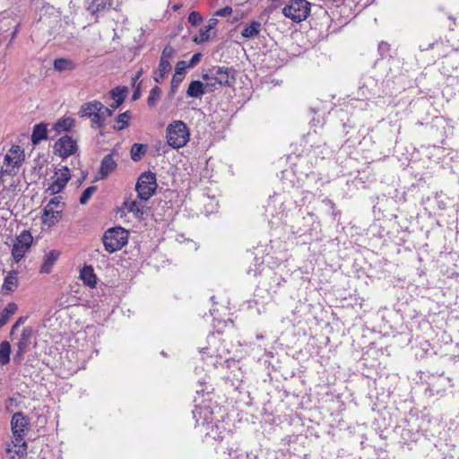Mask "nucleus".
<instances>
[{
	"label": "nucleus",
	"mask_w": 459,
	"mask_h": 459,
	"mask_svg": "<svg viewBox=\"0 0 459 459\" xmlns=\"http://www.w3.org/2000/svg\"><path fill=\"white\" fill-rule=\"evenodd\" d=\"M166 138L170 147L179 149L188 143L190 132L186 123L181 120H175L168 125Z\"/></svg>",
	"instance_id": "obj_1"
},
{
	"label": "nucleus",
	"mask_w": 459,
	"mask_h": 459,
	"mask_svg": "<svg viewBox=\"0 0 459 459\" xmlns=\"http://www.w3.org/2000/svg\"><path fill=\"white\" fill-rule=\"evenodd\" d=\"M105 250L114 253L127 244L128 231L122 227H115L105 231L102 238Z\"/></svg>",
	"instance_id": "obj_2"
},
{
	"label": "nucleus",
	"mask_w": 459,
	"mask_h": 459,
	"mask_svg": "<svg viewBox=\"0 0 459 459\" xmlns=\"http://www.w3.org/2000/svg\"><path fill=\"white\" fill-rule=\"evenodd\" d=\"M311 11V4L307 0H290L282 9V14L294 22L305 21Z\"/></svg>",
	"instance_id": "obj_3"
},
{
	"label": "nucleus",
	"mask_w": 459,
	"mask_h": 459,
	"mask_svg": "<svg viewBox=\"0 0 459 459\" xmlns=\"http://www.w3.org/2000/svg\"><path fill=\"white\" fill-rule=\"evenodd\" d=\"M202 78L204 81H215L220 86H230L235 81V70L232 67L212 66Z\"/></svg>",
	"instance_id": "obj_4"
},
{
	"label": "nucleus",
	"mask_w": 459,
	"mask_h": 459,
	"mask_svg": "<svg viewBox=\"0 0 459 459\" xmlns=\"http://www.w3.org/2000/svg\"><path fill=\"white\" fill-rule=\"evenodd\" d=\"M156 188L157 182L155 173L147 171L141 174L135 186V190L141 201L150 199L154 195Z\"/></svg>",
	"instance_id": "obj_5"
},
{
	"label": "nucleus",
	"mask_w": 459,
	"mask_h": 459,
	"mask_svg": "<svg viewBox=\"0 0 459 459\" xmlns=\"http://www.w3.org/2000/svg\"><path fill=\"white\" fill-rule=\"evenodd\" d=\"M176 54L175 48L167 45L160 55V63L158 68L153 73V80L157 83H161L165 77L170 73L172 65L170 61L173 59Z\"/></svg>",
	"instance_id": "obj_6"
},
{
	"label": "nucleus",
	"mask_w": 459,
	"mask_h": 459,
	"mask_svg": "<svg viewBox=\"0 0 459 459\" xmlns=\"http://www.w3.org/2000/svg\"><path fill=\"white\" fill-rule=\"evenodd\" d=\"M11 429L13 438H16L18 442L24 439L30 429V419L22 411L15 412L12 416Z\"/></svg>",
	"instance_id": "obj_7"
},
{
	"label": "nucleus",
	"mask_w": 459,
	"mask_h": 459,
	"mask_svg": "<svg viewBox=\"0 0 459 459\" xmlns=\"http://www.w3.org/2000/svg\"><path fill=\"white\" fill-rule=\"evenodd\" d=\"M33 238L28 230H23L16 238L12 249V255L16 263L20 262L24 257L25 253L30 247Z\"/></svg>",
	"instance_id": "obj_8"
},
{
	"label": "nucleus",
	"mask_w": 459,
	"mask_h": 459,
	"mask_svg": "<svg viewBox=\"0 0 459 459\" xmlns=\"http://www.w3.org/2000/svg\"><path fill=\"white\" fill-rule=\"evenodd\" d=\"M71 178L70 170L66 166H64L55 171L54 176L51 178L52 183L48 186L47 191L50 195L60 193Z\"/></svg>",
	"instance_id": "obj_9"
},
{
	"label": "nucleus",
	"mask_w": 459,
	"mask_h": 459,
	"mask_svg": "<svg viewBox=\"0 0 459 459\" xmlns=\"http://www.w3.org/2000/svg\"><path fill=\"white\" fill-rule=\"evenodd\" d=\"M54 150L55 153L65 159L75 153L77 143L71 136L65 135L55 143Z\"/></svg>",
	"instance_id": "obj_10"
},
{
	"label": "nucleus",
	"mask_w": 459,
	"mask_h": 459,
	"mask_svg": "<svg viewBox=\"0 0 459 459\" xmlns=\"http://www.w3.org/2000/svg\"><path fill=\"white\" fill-rule=\"evenodd\" d=\"M23 160L22 151L19 146L12 147L5 154L4 159V167L5 172L12 174L14 169L20 167Z\"/></svg>",
	"instance_id": "obj_11"
},
{
	"label": "nucleus",
	"mask_w": 459,
	"mask_h": 459,
	"mask_svg": "<svg viewBox=\"0 0 459 459\" xmlns=\"http://www.w3.org/2000/svg\"><path fill=\"white\" fill-rule=\"evenodd\" d=\"M33 335V329L31 327H24L22 331V334L17 342V351L13 356V360L21 362L23 355L27 352Z\"/></svg>",
	"instance_id": "obj_12"
},
{
	"label": "nucleus",
	"mask_w": 459,
	"mask_h": 459,
	"mask_svg": "<svg viewBox=\"0 0 459 459\" xmlns=\"http://www.w3.org/2000/svg\"><path fill=\"white\" fill-rule=\"evenodd\" d=\"M28 446L24 439L18 442L16 438H13L10 443L6 445V454L9 455V459H24L27 455Z\"/></svg>",
	"instance_id": "obj_13"
},
{
	"label": "nucleus",
	"mask_w": 459,
	"mask_h": 459,
	"mask_svg": "<svg viewBox=\"0 0 459 459\" xmlns=\"http://www.w3.org/2000/svg\"><path fill=\"white\" fill-rule=\"evenodd\" d=\"M62 217V210L54 207V202H48L45 206L42 222L48 227L56 225Z\"/></svg>",
	"instance_id": "obj_14"
},
{
	"label": "nucleus",
	"mask_w": 459,
	"mask_h": 459,
	"mask_svg": "<svg viewBox=\"0 0 459 459\" xmlns=\"http://www.w3.org/2000/svg\"><path fill=\"white\" fill-rule=\"evenodd\" d=\"M123 205L128 212H132L137 219H143V216L147 214L148 208L142 202L126 200Z\"/></svg>",
	"instance_id": "obj_15"
},
{
	"label": "nucleus",
	"mask_w": 459,
	"mask_h": 459,
	"mask_svg": "<svg viewBox=\"0 0 459 459\" xmlns=\"http://www.w3.org/2000/svg\"><path fill=\"white\" fill-rule=\"evenodd\" d=\"M193 415L197 424L208 425L212 422V412L208 407L196 406Z\"/></svg>",
	"instance_id": "obj_16"
},
{
	"label": "nucleus",
	"mask_w": 459,
	"mask_h": 459,
	"mask_svg": "<svg viewBox=\"0 0 459 459\" xmlns=\"http://www.w3.org/2000/svg\"><path fill=\"white\" fill-rule=\"evenodd\" d=\"M117 164L114 160L112 154H108L104 156V158L101 160L100 168V178L104 179L106 178L111 172H113Z\"/></svg>",
	"instance_id": "obj_17"
},
{
	"label": "nucleus",
	"mask_w": 459,
	"mask_h": 459,
	"mask_svg": "<svg viewBox=\"0 0 459 459\" xmlns=\"http://www.w3.org/2000/svg\"><path fill=\"white\" fill-rule=\"evenodd\" d=\"M112 4V0H92L87 6L91 14L108 11Z\"/></svg>",
	"instance_id": "obj_18"
},
{
	"label": "nucleus",
	"mask_w": 459,
	"mask_h": 459,
	"mask_svg": "<svg viewBox=\"0 0 459 459\" xmlns=\"http://www.w3.org/2000/svg\"><path fill=\"white\" fill-rule=\"evenodd\" d=\"M100 108H102V103L98 100L84 103L80 109L81 117H92L96 112H100Z\"/></svg>",
	"instance_id": "obj_19"
},
{
	"label": "nucleus",
	"mask_w": 459,
	"mask_h": 459,
	"mask_svg": "<svg viewBox=\"0 0 459 459\" xmlns=\"http://www.w3.org/2000/svg\"><path fill=\"white\" fill-rule=\"evenodd\" d=\"M80 278L83 283L90 288H93L96 285V275L91 266L85 265L80 272Z\"/></svg>",
	"instance_id": "obj_20"
},
{
	"label": "nucleus",
	"mask_w": 459,
	"mask_h": 459,
	"mask_svg": "<svg viewBox=\"0 0 459 459\" xmlns=\"http://www.w3.org/2000/svg\"><path fill=\"white\" fill-rule=\"evenodd\" d=\"M127 94V89L126 87H116L110 91L111 98L114 100V103L110 104L113 109L117 108L126 100Z\"/></svg>",
	"instance_id": "obj_21"
},
{
	"label": "nucleus",
	"mask_w": 459,
	"mask_h": 459,
	"mask_svg": "<svg viewBox=\"0 0 459 459\" xmlns=\"http://www.w3.org/2000/svg\"><path fill=\"white\" fill-rule=\"evenodd\" d=\"M74 126V119L71 117H62L52 126L49 133L54 130L56 134L68 132Z\"/></svg>",
	"instance_id": "obj_22"
},
{
	"label": "nucleus",
	"mask_w": 459,
	"mask_h": 459,
	"mask_svg": "<svg viewBox=\"0 0 459 459\" xmlns=\"http://www.w3.org/2000/svg\"><path fill=\"white\" fill-rule=\"evenodd\" d=\"M58 256L59 252L56 250H51L47 253L44 256V262L41 265L40 272L44 273H49Z\"/></svg>",
	"instance_id": "obj_23"
},
{
	"label": "nucleus",
	"mask_w": 459,
	"mask_h": 459,
	"mask_svg": "<svg viewBox=\"0 0 459 459\" xmlns=\"http://www.w3.org/2000/svg\"><path fill=\"white\" fill-rule=\"evenodd\" d=\"M48 128L47 125L40 123L34 126L32 134H31V142L33 144L39 143L42 140L47 139L48 137Z\"/></svg>",
	"instance_id": "obj_24"
},
{
	"label": "nucleus",
	"mask_w": 459,
	"mask_h": 459,
	"mask_svg": "<svg viewBox=\"0 0 459 459\" xmlns=\"http://www.w3.org/2000/svg\"><path fill=\"white\" fill-rule=\"evenodd\" d=\"M261 30V23L257 21H252L249 24H246L241 31V35L247 39L255 38Z\"/></svg>",
	"instance_id": "obj_25"
},
{
	"label": "nucleus",
	"mask_w": 459,
	"mask_h": 459,
	"mask_svg": "<svg viewBox=\"0 0 459 459\" xmlns=\"http://www.w3.org/2000/svg\"><path fill=\"white\" fill-rule=\"evenodd\" d=\"M53 67L56 71L65 72V71L74 70L76 67V65L71 59L56 58L54 60Z\"/></svg>",
	"instance_id": "obj_26"
},
{
	"label": "nucleus",
	"mask_w": 459,
	"mask_h": 459,
	"mask_svg": "<svg viewBox=\"0 0 459 459\" xmlns=\"http://www.w3.org/2000/svg\"><path fill=\"white\" fill-rule=\"evenodd\" d=\"M204 92V85L200 81H192L186 91L187 96L191 98H201Z\"/></svg>",
	"instance_id": "obj_27"
},
{
	"label": "nucleus",
	"mask_w": 459,
	"mask_h": 459,
	"mask_svg": "<svg viewBox=\"0 0 459 459\" xmlns=\"http://www.w3.org/2000/svg\"><path fill=\"white\" fill-rule=\"evenodd\" d=\"M17 305L13 302H10L6 307L0 312V328L6 325L9 318L17 311Z\"/></svg>",
	"instance_id": "obj_28"
},
{
	"label": "nucleus",
	"mask_w": 459,
	"mask_h": 459,
	"mask_svg": "<svg viewBox=\"0 0 459 459\" xmlns=\"http://www.w3.org/2000/svg\"><path fill=\"white\" fill-rule=\"evenodd\" d=\"M11 345L7 341L0 343V365H7L10 361Z\"/></svg>",
	"instance_id": "obj_29"
},
{
	"label": "nucleus",
	"mask_w": 459,
	"mask_h": 459,
	"mask_svg": "<svg viewBox=\"0 0 459 459\" xmlns=\"http://www.w3.org/2000/svg\"><path fill=\"white\" fill-rule=\"evenodd\" d=\"M146 152V147L143 144L141 143H134L131 148V159L134 161H139L144 153Z\"/></svg>",
	"instance_id": "obj_30"
},
{
	"label": "nucleus",
	"mask_w": 459,
	"mask_h": 459,
	"mask_svg": "<svg viewBox=\"0 0 459 459\" xmlns=\"http://www.w3.org/2000/svg\"><path fill=\"white\" fill-rule=\"evenodd\" d=\"M17 276L16 273L13 272L10 273L4 279V284H3V290L13 291V287L17 285Z\"/></svg>",
	"instance_id": "obj_31"
},
{
	"label": "nucleus",
	"mask_w": 459,
	"mask_h": 459,
	"mask_svg": "<svg viewBox=\"0 0 459 459\" xmlns=\"http://www.w3.org/2000/svg\"><path fill=\"white\" fill-rule=\"evenodd\" d=\"M161 91L158 86H154L148 96L147 104L150 108L154 107L160 98Z\"/></svg>",
	"instance_id": "obj_32"
},
{
	"label": "nucleus",
	"mask_w": 459,
	"mask_h": 459,
	"mask_svg": "<svg viewBox=\"0 0 459 459\" xmlns=\"http://www.w3.org/2000/svg\"><path fill=\"white\" fill-rule=\"evenodd\" d=\"M457 60H458V56H456L455 52L451 53L446 56L445 61L443 62V64H444L443 68L446 70V73L450 72L449 66H451L452 70L456 68V66L455 65L454 63H456Z\"/></svg>",
	"instance_id": "obj_33"
},
{
	"label": "nucleus",
	"mask_w": 459,
	"mask_h": 459,
	"mask_svg": "<svg viewBox=\"0 0 459 459\" xmlns=\"http://www.w3.org/2000/svg\"><path fill=\"white\" fill-rule=\"evenodd\" d=\"M91 127L92 128H101L104 126L105 119L101 111L96 112L92 117H91Z\"/></svg>",
	"instance_id": "obj_34"
},
{
	"label": "nucleus",
	"mask_w": 459,
	"mask_h": 459,
	"mask_svg": "<svg viewBox=\"0 0 459 459\" xmlns=\"http://www.w3.org/2000/svg\"><path fill=\"white\" fill-rule=\"evenodd\" d=\"M217 24H218V20L215 19V18H211L208 21L207 24L205 25V30L204 31H201V39L202 40L208 39V38H209V35H208L209 30L214 29Z\"/></svg>",
	"instance_id": "obj_35"
},
{
	"label": "nucleus",
	"mask_w": 459,
	"mask_h": 459,
	"mask_svg": "<svg viewBox=\"0 0 459 459\" xmlns=\"http://www.w3.org/2000/svg\"><path fill=\"white\" fill-rule=\"evenodd\" d=\"M185 76L183 75H179V74H174L173 77H172V80H171V85H170V94L171 95H174L179 85L181 84L183 79H184Z\"/></svg>",
	"instance_id": "obj_36"
},
{
	"label": "nucleus",
	"mask_w": 459,
	"mask_h": 459,
	"mask_svg": "<svg viewBox=\"0 0 459 459\" xmlns=\"http://www.w3.org/2000/svg\"><path fill=\"white\" fill-rule=\"evenodd\" d=\"M97 187L92 186L87 187L82 194L80 197V203L82 204H85L91 197V195L96 192Z\"/></svg>",
	"instance_id": "obj_37"
},
{
	"label": "nucleus",
	"mask_w": 459,
	"mask_h": 459,
	"mask_svg": "<svg viewBox=\"0 0 459 459\" xmlns=\"http://www.w3.org/2000/svg\"><path fill=\"white\" fill-rule=\"evenodd\" d=\"M129 119H130V116H129V113H128L127 111H126V112H124V113L119 114V115L117 117L116 120H117V123H120V124H121V126H118L117 129V130H122V129H124L125 127H126V126H127V125H128V121H129Z\"/></svg>",
	"instance_id": "obj_38"
},
{
	"label": "nucleus",
	"mask_w": 459,
	"mask_h": 459,
	"mask_svg": "<svg viewBox=\"0 0 459 459\" xmlns=\"http://www.w3.org/2000/svg\"><path fill=\"white\" fill-rule=\"evenodd\" d=\"M186 68L189 67L186 61H178L176 65L175 74L185 76Z\"/></svg>",
	"instance_id": "obj_39"
},
{
	"label": "nucleus",
	"mask_w": 459,
	"mask_h": 459,
	"mask_svg": "<svg viewBox=\"0 0 459 459\" xmlns=\"http://www.w3.org/2000/svg\"><path fill=\"white\" fill-rule=\"evenodd\" d=\"M202 21V16L200 15L199 13L197 12H192L190 13V14L188 15V22L195 26L197 24H199Z\"/></svg>",
	"instance_id": "obj_40"
},
{
	"label": "nucleus",
	"mask_w": 459,
	"mask_h": 459,
	"mask_svg": "<svg viewBox=\"0 0 459 459\" xmlns=\"http://www.w3.org/2000/svg\"><path fill=\"white\" fill-rule=\"evenodd\" d=\"M201 58H202L201 53L194 54L193 56L191 57L190 61L187 64L188 67L189 68L195 67L200 62Z\"/></svg>",
	"instance_id": "obj_41"
},
{
	"label": "nucleus",
	"mask_w": 459,
	"mask_h": 459,
	"mask_svg": "<svg viewBox=\"0 0 459 459\" xmlns=\"http://www.w3.org/2000/svg\"><path fill=\"white\" fill-rule=\"evenodd\" d=\"M113 108L111 107L108 108L105 107L102 104V108H100V111H101V114L103 115L104 119L106 120L108 117H110L113 116Z\"/></svg>",
	"instance_id": "obj_42"
},
{
	"label": "nucleus",
	"mask_w": 459,
	"mask_h": 459,
	"mask_svg": "<svg viewBox=\"0 0 459 459\" xmlns=\"http://www.w3.org/2000/svg\"><path fill=\"white\" fill-rule=\"evenodd\" d=\"M205 82H206L205 84H204V91L212 92L217 89L216 85H218V83L215 81H205Z\"/></svg>",
	"instance_id": "obj_43"
},
{
	"label": "nucleus",
	"mask_w": 459,
	"mask_h": 459,
	"mask_svg": "<svg viewBox=\"0 0 459 459\" xmlns=\"http://www.w3.org/2000/svg\"><path fill=\"white\" fill-rule=\"evenodd\" d=\"M27 320V317L26 316H21L17 319V321L13 324V325L12 326V329H11V334H13L14 333V331L22 324H24V322Z\"/></svg>",
	"instance_id": "obj_44"
},
{
	"label": "nucleus",
	"mask_w": 459,
	"mask_h": 459,
	"mask_svg": "<svg viewBox=\"0 0 459 459\" xmlns=\"http://www.w3.org/2000/svg\"><path fill=\"white\" fill-rule=\"evenodd\" d=\"M232 13V8L230 6H226L224 8H221L216 12V14L219 16H228Z\"/></svg>",
	"instance_id": "obj_45"
},
{
	"label": "nucleus",
	"mask_w": 459,
	"mask_h": 459,
	"mask_svg": "<svg viewBox=\"0 0 459 459\" xmlns=\"http://www.w3.org/2000/svg\"><path fill=\"white\" fill-rule=\"evenodd\" d=\"M378 50L381 56H385L389 50V45L386 42H381L378 45Z\"/></svg>",
	"instance_id": "obj_46"
},
{
	"label": "nucleus",
	"mask_w": 459,
	"mask_h": 459,
	"mask_svg": "<svg viewBox=\"0 0 459 459\" xmlns=\"http://www.w3.org/2000/svg\"><path fill=\"white\" fill-rule=\"evenodd\" d=\"M49 202H54L55 208L63 210L64 204L61 202L60 196H56L52 198Z\"/></svg>",
	"instance_id": "obj_47"
},
{
	"label": "nucleus",
	"mask_w": 459,
	"mask_h": 459,
	"mask_svg": "<svg viewBox=\"0 0 459 459\" xmlns=\"http://www.w3.org/2000/svg\"><path fill=\"white\" fill-rule=\"evenodd\" d=\"M142 74H143V70L141 69V70H139V71L135 74L134 77H133V81H134V82L137 81V80L141 77Z\"/></svg>",
	"instance_id": "obj_48"
},
{
	"label": "nucleus",
	"mask_w": 459,
	"mask_h": 459,
	"mask_svg": "<svg viewBox=\"0 0 459 459\" xmlns=\"http://www.w3.org/2000/svg\"><path fill=\"white\" fill-rule=\"evenodd\" d=\"M324 202L331 204L332 207L334 206V204L330 199H325V200H324Z\"/></svg>",
	"instance_id": "obj_49"
},
{
	"label": "nucleus",
	"mask_w": 459,
	"mask_h": 459,
	"mask_svg": "<svg viewBox=\"0 0 459 459\" xmlns=\"http://www.w3.org/2000/svg\"><path fill=\"white\" fill-rule=\"evenodd\" d=\"M433 45L434 43H430L428 48H422V46H420V48H421V50H427L429 48H432Z\"/></svg>",
	"instance_id": "obj_50"
},
{
	"label": "nucleus",
	"mask_w": 459,
	"mask_h": 459,
	"mask_svg": "<svg viewBox=\"0 0 459 459\" xmlns=\"http://www.w3.org/2000/svg\"><path fill=\"white\" fill-rule=\"evenodd\" d=\"M138 97H139V92L135 91V92L134 93V95H133V99H134V100H136V99H138Z\"/></svg>",
	"instance_id": "obj_51"
},
{
	"label": "nucleus",
	"mask_w": 459,
	"mask_h": 459,
	"mask_svg": "<svg viewBox=\"0 0 459 459\" xmlns=\"http://www.w3.org/2000/svg\"><path fill=\"white\" fill-rule=\"evenodd\" d=\"M456 51H459V46L457 47Z\"/></svg>",
	"instance_id": "obj_52"
}]
</instances>
